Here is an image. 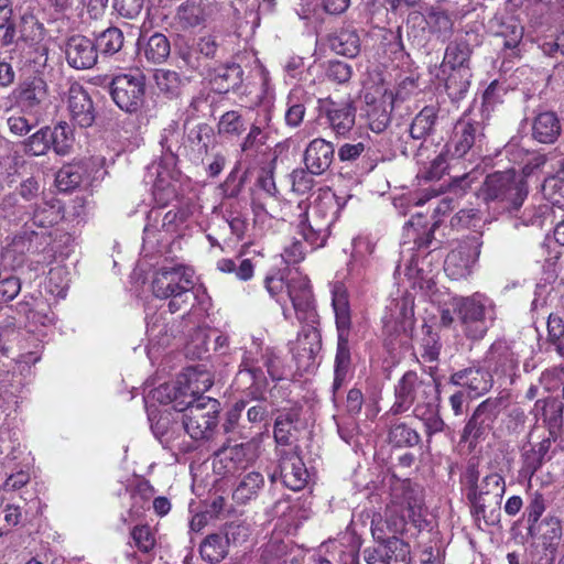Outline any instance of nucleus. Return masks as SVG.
Returning a JSON list of instances; mask_svg holds the SVG:
<instances>
[{"label": "nucleus", "mask_w": 564, "mask_h": 564, "mask_svg": "<svg viewBox=\"0 0 564 564\" xmlns=\"http://www.w3.org/2000/svg\"><path fill=\"white\" fill-rule=\"evenodd\" d=\"M424 337L421 341V357L426 362H433L438 359L441 352V343L438 335L432 332L431 326H423Z\"/></svg>", "instance_id": "nucleus-54"}, {"label": "nucleus", "mask_w": 564, "mask_h": 564, "mask_svg": "<svg viewBox=\"0 0 564 564\" xmlns=\"http://www.w3.org/2000/svg\"><path fill=\"white\" fill-rule=\"evenodd\" d=\"M176 399L177 402L189 399L208 398L204 393L213 386L210 372L202 369L200 366L189 367L177 379Z\"/></svg>", "instance_id": "nucleus-19"}, {"label": "nucleus", "mask_w": 564, "mask_h": 564, "mask_svg": "<svg viewBox=\"0 0 564 564\" xmlns=\"http://www.w3.org/2000/svg\"><path fill=\"white\" fill-rule=\"evenodd\" d=\"M453 306L464 334L475 340L484 338L494 319L490 300L480 293H475L471 296L455 297Z\"/></svg>", "instance_id": "nucleus-8"}, {"label": "nucleus", "mask_w": 564, "mask_h": 564, "mask_svg": "<svg viewBox=\"0 0 564 564\" xmlns=\"http://www.w3.org/2000/svg\"><path fill=\"white\" fill-rule=\"evenodd\" d=\"M426 23L433 33L443 39H447L452 34L453 21L445 12L434 11L429 13Z\"/></svg>", "instance_id": "nucleus-58"}, {"label": "nucleus", "mask_w": 564, "mask_h": 564, "mask_svg": "<svg viewBox=\"0 0 564 564\" xmlns=\"http://www.w3.org/2000/svg\"><path fill=\"white\" fill-rule=\"evenodd\" d=\"M145 77L142 73H124L110 83V95L115 104L126 112L138 111L144 99Z\"/></svg>", "instance_id": "nucleus-14"}, {"label": "nucleus", "mask_w": 564, "mask_h": 564, "mask_svg": "<svg viewBox=\"0 0 564 564\" xmlns=\"http://www.w3.org/2000/svg\"><path fill=\"white\" fill-rule=\"evenodd\" d=\"M318 104L322 115L326 117L327 123L337 135H346L352 129L356 119V108L350 102L319 99Z\"/></svg>", "instance_id": "nucleus-20"}, {"label": "nucleus", "mask_w": 564, "mask_h": 564, "mask_svg": "<svg viewBox=\"0 0 564 564\" xmlns=\"http://www.w3.org/2000/svg\"><path fill=\"white\" fill-rule=\"evenodd\" d=\"M482 120L463 116L454 126L452 137L446 144V153L454 159L474 155L485 137Z\"/></svg>", "instance_id": "nucleus-12"}, {"label": "nucleus", "mask_w": 564, "mask_h": 564, "mask_svg": "<svg viewBox=\"0 0 564 564\" xmlns=\"http://www.w3.org/2000/svg\"><path fill=\"white\" fill-rule=\"evenodd\" d=\"M561 132V120L553 111H542L532 121V137L540 143H554Z\"/></svg>", "instance_id": "nucleus-29"}, {"label": "nucleus", "mask_w": 564, "mask_h": 564, "mask_svg": "<svg viewBox=\"0 0 564 564\" xmlns=\"http://www.w3.org/2000/svg\"><path fill=\"white\" fill-rule=\"evenodd\" d=\"M506 491L505 478L491 473L477 485L474 473L469 476L467 498L471 503V512L477 522L484 521L486 525H496L500 522V508Z\"/></svg>", "instance_id": "nucleus-6"}, {"label": "nucleus", "mask_w": 564, "mask_h": 564, "mask_svg": "<svg viewBox=\"0 0 564 564\" xmlns=\"http://www.w3.org/2000/svg\"><path fill=\"white\" fill-rule=\"evenodd\" d=\"M498 36L502 40V47L516 54L514 51L523 37V26L518 21L510 19L501 24Z\"/></svg>", "instance_id": "nucleus-50"}, {"label": "nucleus", "mask_w": 564, "mask_h": 564, "mask_svg": "<svg viewBox=\"0 0 564 564\" xmlns=\"http://www.w3.org/2000/svg\"><path fill=\"white\" fill-rule=\"evenodd\" d=\"M438 119V109L435 106H425L412 120L409 127L413 140H425L431 135Z\"/></svg>", "instance_id": "nucleus-36"}, {"label": "nucleus", "mask_w": 564, "mask_h": 564, "mask_svg": "<svg viewBox=\"0 0 564 564\" xmlns=\"http://www.w3.org/2000/svg\"><path fill=\"white\" fill-rule=\"evenodd\" d=\"M25 154L40 156L46 154L50 149V128L43 127L22 143Z\"/></svg>", "instance_id": "nucleus-51"}, {"label": "nucleus", "mask_w": 564, "mask_h": 564, "mask_svg": "<svg viewBox=\"0 0 564 564\" xmlns=\"http://www.w3.org/2000/svg\"><path fill=\"white\" fill-rule=\"evenodd\" d=\"M214 6L205 0H187L176 11L177 23L185 30L205 24L212 15Z\"/></svg>", "instance_id": "nucleus-25"}, {"label": "nucleus", "mask_w": 564, "mask_h": 564, "mask_svg": "<svg viewBox=\"0 0 564 564\" xmlns=\"http://www.w3.org/2000/svg\"><path fill=\"white\" fill-rule=\"evenodd\" d=\"M259 456V443L254 440L231 445L225 443L215 454L214 470L218 475H235L247 469Z\"/></svg>", "instance_id": "nucleus-11"}, {"label": "nucleus", "mask_w": 564, "mask_h": 564, "mask_svg": "<svg viewBox=\"0 0 564 564\" xmlns=\"http://www.w3.org/2000/svg\"><path fill=\"white\" fill-rule=\"evenodd\" d=\"M169 326L163 321L162 315H153L148 318L147 333L150 340H156L158 344L164 345L169 338Z\"/></svg>", "instance_id": "nucleus-62"}, {"label": "nucleus", "mask_w": 564, "mask_h": 564, "mask_svg": "<svg viewBox=\"0 0 564 564\" xmlns=\"http://www.w3.org/2000/svg\"><path fill=\"white\" fill-rule=\"evenodd\" d=\"M329 45L336 54L354 57L360 50L359 35L354 30H340L329 39Z\"/></svg>", "instance_id": "nucleus-42"}, {"label": "nucleus", "mask_w": 564, "mask_h": 564, "mask_svg": "<svg viewBox=\"0 0 564 564\" xmlns=\"http://www.w3.org/2000/svg\"><path fill=\"white\" fill-rule=\"evenodd\" d=\"M436 386L432 380H424L414 371H406L394 387V403L387 414L398 415L412 405L433 399Z\"/></svg>", "instance_id": "nucleus-10"}, {"label": "nucleus", "mask_w": 564, "mask_h": 564, "mask_svg": "<svg viewBox=\"0 0 564 564\" xmlns=\"http://www.w3.org/2000/svg\"><path fill=\"white\" fill-rule=\"evenodd\" d=\"M241 82L242 69L238 64L219 66L210 77V83L218 93H227L230 89H236Z\"/></svg>", "instance_id": "nucleus-37"}, {"label": "nucleus", "mask_w": 564, "mask_h": 564, "mask_svg": "<svg viewBox=\"0 0 564 564\" xmlns=\"http://www.w3.org/2000/svg\"><path fill=\"white\" fill-rule=\"evenodd\" d=\"M549 440L539 443L538 447L527 449L522 454V466L519 470L521 478L531 480L533 475L543 464L544 456L549 449Z\"/></svg>", "instance_id": "nucleus-43"}, {"label": "nucleus", "mask_w": 564, "mask_h": 564, "mask_svg": "<svg viewBox=\"0 0 564 564\" xmlns=\"http://www.w3.org/2000/svg\"><path fill=\"white\" fill-rule=\"evenodd\" d=\"M373 549L380 554L383 564H411V547L409 543L395 535Z\"/></svg>", "instance_id": "nucleus-33"}, {"label": "nucleus", "mask_w": 564, "mask_h": 564, "mask_svg": "<svg viewBox=\"0 0 564 564\" xmlns=\"http://www.w3.org/2000/svg\"><path fill=\"white\" fill-rule=\"evenodd\" d=\"M217 127L219 134L227 137H239L246 130L241 115L235 110L225 112Z\"/></svg>", "instance_id": "nucleus-53"}, {"label": "nucleus", "mask_w": 564, "mask_h": 564, "mask_svg": "<svg viewBox=\"0 0 564 564\" xmlns=\"http://www.w3.org/2000/svg\"><path fill=\"white\" fill-rule=\"evenodd\" d=\"M413 415L423 423L429 438L443 432L446 426L440 414L436 394L431 400L417 403L413 409Z\"/></svg>", "instance_id": "nucleus-31"}, {"label": "nucleus", "mask_w": 564, "mask_h": 564, "mask_svg": "<svg viewBox=\"0 0 564 564\" xmlns=\"http://www.w3.org/2000/svg\"><path fill=\"white\" fill-rule=\"evenodd\" d=\"M265 289L276 302L284 307V292L290 299L296 317L300 322L314 324L317 314L313 304V295L308 279L302 275L297 270L289 271L286 276L269 275L264 281ZM283 315L289 318L286 308H283Z\"/></svg>", "instance_id": "nucleus-3"}, {"label": "nucleus", "mask_w": 564, "mask_h": 564, "mask_svg": "<svg viewBox=\"0 0 564 564\" xmlns=\"http://www.w3.org/2000/svg\"><path fill=\"white\" fill-rule=\"evenodd\" d=\"M445 76V89L453 101L463 99L470 86L471 69L447 70Z\"/></svg>", "instance_id": "nucleus-40"}, {"label": "nucleus", "mask_w": 564, "mask_h": 564, "mask_svg": "<svg viewBox=\"0 0 564 564\" xmlns=\"http://www.w3.org/2000/svg\"><path fill=\"white\" fill-rule=\"evenodd\" d=\"M308 100L306 93L302 89H293L286 99V110L284 115L286 126L297 128L304 119Z\"/></svg>", "instance_id": "nucleus-41"}, {"label": "nucleus", "mask_w": 564, "mask_h": 564, "mask_svg": "<svg viewBox=\"0 0 564 564\" xmlns=\"http://www.w3.org/2000/svg\"><path fill=\"white\" fill-rule=\"evenodd\" d=\"M334 158L335 149L333 143L325 139L316 138L307 144L303 161L310 173L322 175L330 167Z\"/></svg>", "instance_id": "nucleus-23"}, {"label": "nucleus", "mask_w": 564, "mask_h": 564, "mask_svg": "<svg viewBox=\"0 0 564 564\" xmlns=\"http://www.w3.org/2000/svg\"><path fill=\"white\" fill-rule=\"evenodd\" d=\"M492 381L494 378L488 369L484 370L479 367L466 368L451 376L453 384L466 388L475 395H481L489 391Z\"/></svg>", "instance_id": "nucleus-26"}, {"label": "nucleus", "mask_w": 564, "mask_h": 564, "mask_svg": "<svg viewBox=\"0 0 564 564\" xmlns=\"http://www.w3.org/2000/svg\"><path fill=\"white\" fill-rule=\"evenodd\" d=\"M366 100H368V95H366ZM367 105L366 115L369 128L377 133L384 131L391 121L393 94L386 90L378 100L367 101Z\"/></svg>", "instance_id": "nucleus-28"}, {"label": "nucleus", "mask_w": 564, "mask_h": 564, "mask_svg": "<svg viewBox=\"0 0 564 564\" xmlns=\"http://www.w3.org/2000/svg\"><path fill=\"white\" fill-rule=\"evenodd\" d=\"M0 30H4L1 37L3 45L13 43L15 37V28L12 21V8L10 0H0Z\"/></svg>", "instance_id": "nucleus-57"}, {"label": "nucleus", "mask_w": 564, "mask_h": 564, "mask_svg": "<svg viewBox=\"0 0 564 564\" xmlns=\"http://www.w3.org/2000/svg\"><path fill=\"white\" fill-rule=\"evenodd\" d=\"M67 105L72 119L82 128L91 127L96 111L89 94L77 83L70 85L67 94Z\"/></svg>", "instance_id": "nucleus-21"}, {"label": "nucleus", "mask_w": 564, "mask_h": 564, "mask_svg": "<svg viewBox=\"0 0 564 564\" xmlns=\"http://www.w3.org/2000/svg\"><path fill=\"white\" fill-rule=\"evenodd\" d=\"M177 411L183 412V426L193 440H205L212 436L217 424L219 402L214 398L181 400Z\"/></svg>", "instance_id": "nucleus-7"}, {"label": "nucleus", "mask_w": 564, "mask_h": 564, "mask_svg": "<svg viewBox=\"0 0 564 564\" xmlns=\"http://www.w3.org/2000/svg\"><path fill=\"white\" fill-rule=\"evenodd\" d=\"M229 539L221 533L207 535L199 545L203 560L209 563H219L228 554Z\"/></svg>", "instance_id": "nucleus-39"}, {"label": "nucleus", "mask_w": 564, "mask_h": 564, "mask_svg": "<svg viewBox=\"0 0 564 564\" xmlns=\"http://www.w3.org/2000/svg\"><path fill=\"white\" fill-rule=\"evenodd\" d=\"M280 469L284 485L294 490L303 489L308 480V471L299 454V446L278 448Z\"/></svg>", "instance_id": "nucleus-16"}, {"label": "nucleus", "mask_w": 564, "mask_h": 564, "mask_svg": "<svg viewBox=\"0 0 564 564\" xmlns=\"http://www.w3.org/2000/svg\"><path fill=\"white\" fill-rule=\"evenodd\" d=\"M332 305L337 329V350L334 365V393L347 381L351 365L349 337L351 327L350 306L346 288L336 282L332 288Z\"/></svg>", "instance_id": "nucleus-5"}, {"label": "nucleus", "mask_w": 564, "mask_h": 564, "mask_svg": "<svg viewBox=\"0 0 564 564\" xmlns=\"http://www.w3.org/2000/svg\"><path fill=\"white\" fill-rule=\"evenodd\" d=\"M39 122L37 117H30L24 113H14L8 117L7 126L9 131L17 137L26 135Z\"/></svg>", "instance_id": "nucleus-56"}, {"label": "nucleus", "mask_w": 564, "mask_h": 564, "mask_svg": "<svg viewBox=\"0 0 564 564\" xmlns=\"http://www.w3.org/2000/svg\"><path fill=\"white\" fill-rule=\"evenodd\" d=\"M542 193L553 206L564 208V176L553 175L545 178Z\"/></svg>", "instance_id": "nucleus-52"}, {"label": "nucleus", "mask_w": 564, "mask_h": 564, "mask_svg": "<svg viewBox=\"0 0 564 564\" xmlns=\"http://www.w3.org/2000/svg\"><path fill=\"white\" fill-rule=\"evenodd\" d=\"M478 256L479 249L476 240H464L447 254L444 271L452 280L465 279L470 274Z\"/></svg>", "instance_id": "nucleus-15"}, {"label": "nucleus", "mask_w": 564, "mask_h": 564, "mask_svg": "<svg viewBox=\"0 0 564 564\" xmlns=\"http://www.w3.org/2000/svg\"><path fill=\"white\" fill-rule=\"evenodd\" d=\"M313 175L306 167L294 170L290 175L292 191L301 195L307 194L314 186Z\"/></svg>", "instance_id": "nucleus-64"}, {"label": "nucleus", "mask_w": 564, "mask_h": 564, "mask_svg": "<svg viewBox=\"0 0 564 564\" xmlns=\"http://www.w3.org/2000/svg\"><path fill=\"white\" fill-rule=\"evenodd\" d=\"M272 115L270 109L264 108L261 109L253 123L250 127V130L243 141L241 142V151L247 152L250 150H256L259 147L263 145L267 140L265 129L269 127Z\"/></svg>", "instance_id": "nucleus-35"}, {"label": "nucleus", "mask_w": 564, "mask_h": 564, "mask_svg": "<svg viewBox=\"0 0 564 564\" xmlns=\"http://www.w3.org/2000/svg\"><path fill=\"white\" fill-rule=\"evenodd\" d=\"M528 196L527 184L512 170L488 175L480 189V197L494 214L516 216Z\"/></svg>", "instance_id": "nucleus-2"}, {"label": "nucleus", "mask_w": 564, "mask_h": 564, "mask_svg": "<svg viewBox=\"0 0 564 564\" xmlns=\"http://www.w3.org/2000/svg\"><path fill=\"white\" fill-rule=\"evenodd\" d=\"M153 77L156 89L161 95L169 99L180 97L183 87V80L178 73L161 68L155 70Z\"/></svg>", "instance_id": "nucleus-44"}, {"label": "nucleus", "mask_w": 564, "mask_h": 564, "mask_svg": "<svg viewBox=\"0 0 564 564\" xmlns=\"http://www.w3.org/2000/svg\"><path fill=\"white\" fill-rule=\"evenodd\" d=\"M391 501L386 511V524L392 534L401 533L411 521L420 527L424 518L423 489L410 479L395 478L391 482Z\"/></svg>", "instance_id": "nucleus-1"}, {"label": "nucleus", "mask_w": 564, "mask_h": 564, "mask_svg": "<svg viewBox=\"0 0 564 564\" xmlns=\"http://www.w3.org/2000/svg\"><path fill=\"white\" fill-rule=\"evenodd\" d=\"M13 94L15 104L22 113L37 117L47 97V87L41 78H33L21 84Z\"/></svg>", "instance_id": "nucleus-17"}, {"label": "nucleus", "mask_w": 564, "mask_h": 564, "mask_svg": "<svg viewBox=\"0 0 564 564\" xmlns=\"http://www.w3.org/2000/svg\"><path fill=\"white\" fill-rule=\"evenodd\" d=\"M299 232L313 249L323 247L327 237V227L313 226L307 220L299 225Z\"/></svg>", "instance_id": "nucleus-55"}, {"label": "nucleus", "mask_w": 564, "mask_h": 564, "mask_svg": "<svg viewBox=\"0 0 564 564\" xmlns=\"http://www.w3.org/2000/svg\"><path fill=\"white\" fill-rule=\"evenodd\" d=\"M471 54L473 48L468 40L466 37H456L445 48L441 65L442 74H446L447 70L471 69Z\"/></svg>", "instance_id": "nucleus-27"}, {"label": "nucleus", "mask_w": 564, "mask_h": 564, "mask_svg": "<svg viewBox=\"0 0 564 564\" xmlns=\"http://www.w3.org/2000/svg\"><path fill=\"white\" fill-rule=\"evenodd\" d=\"M241 369L238 372V377L242 379L248 377L252 383L247 389V395L254 401L264 400L265 379L260 367L256 366L253 360L245 358L241 364Z\"/></svg>", "instance_id": "nucleus-38"}, {"label": "nucleus", "mask_w": 564, "mask_h": 564, "mask_svg": "<svg viewBox=\"0 0 564 564\" xmlns=\"http://www.w3.org/2000/svg\"><path fill=\"white\" fill-rule=\"evenodd\" d=\"M520 356L516 346L505 340H496L488 348L484 364L492 378L501 384H512L518 373Z\"/></svg>", "instance_id": "nucleus-13"}, {"label": "nucleus", "mask_w": 564, "mask_h": 564, "mask_svg": "<svg viewBox=\"0 0 564 564\" xmlns=\"http://www.w3.org/2000/svg\"><path fill=\"white\" fill-rule=\"evenodd\" d=\"M21 290L20 279L8 271L0 270V303L12 301Z\"/></svg>", "instance_id": "nucleus-59"}, {"label": "nucleus", "mask_w": 564, "mask_h": 564, "mask_svg": "<svg viewBox=\"0 0 564 564\" xmlns=\"http://www.w3.org/2000/svg\"><path fill=\"white\" fill-rule=\"evenodd\" d=\"M535 530L540 532L544 547L550 550L551 553H554L562 538V525L560 519L553 516H547L541 521V523L535 525Z\"/></svg>", "instance_id": "nucleus-48"}, {"label": "nucleus", "mask_w": 564, "mask_h": 564, "mask_svg": "<svg viewBox=\"0 0 564 564\" xmlns=\"http://www.w3.org/2000/svg\"><path fill=\"white\" fill-rule=\"evenodd\" d=\"M388 440L397 447H413L421 442V436L406 423L394 422L390 425Z\"/></svg>", "instance_id": "nucleus-46"}, {"label": "nucleus", "mask_w": 564, "mask_h": 564, "mask_svg": "<svg viewBox=\"0 0 564 564\" xmlns=\"http://www.w3.org/2000/svg\"><path fill=\"white\" fill-rule=\"evenodd\" d=\"M321 348L319 334L315 329H304L299 334L296 343L291 348L294 357L307 360L314 359Z\"/></svg>", "instance_id": "nucleus-45"}, {"label": "nucleus", "mask_w": 564, "mask_h": 564, "mask_svg": "<svg viewBox=\"0 0 564 564\" xmlns=\"http://www.w3.org/2000/svg\"><path fill=\"white\" fill-rule=\"evenodd\" d=\"M302 406L294 404L290 408H283L279 411L274 422V440L278 446L290 448L297 446L293 444V432L296 431V424L300 421Z\"/></svg>", "instance_id": "nucleus-24"}, {"label": "nucleus", "mask_w": 564, "mask_h": 564, "mask_svg": "<svg viewBox=\"0 0 564 564\" xmlns=\"http://www.w3.org/2000/svg\"><path fill=\"white\" fill-rule=\"evenodd\" d=\"M545 511V501L541 494L534 492L527 509V522L529 524L528 530L531 535H533L535 531V525L539 524V519Z\"/></svg>", "instance_id": "nucleus-60"}, {"label": "nucleus", "mask_w": 564, "mask_h": 564, "mask_svg": "<svg viewBox=\"0 0 564 564\" xmlns=\"http://www.w3.org/2000/svg\"><path fill=\"white\" fill-rule=\"evenodd\" d=\"M62 218L61 207L54 203H42L37 205L31 217L24 221L22 231L13 239V246L17 250L23 252L39 251V241L47 242L45 234L36 232L34 228L47 229ZM42 245V242H40Z\"/></svg>", "instance_id": "nucleus-9"}, {"label": "nucleus", "mask_w": 564, "mask_h": 564, "mask_svg": "<svg viewBox=\"0 0 564 564\" xmlns=\"http://www.w3.org/2000/svg\"><path fill=\"white\" fill-rule=\"evenodd\" d=\"M134 545L143 553L150 552L155 545V538L149 525H137L131 532Z\"/></svg>", "instance_id": "nucleus-63"}, {"label": "nucleus", "mask_w": 564, "mask_h": 564, "mask_svg": "<svg viewBox=\"0 0 564 564\" xmlns=\"http://www.w3.org/2000/svg\"><path fill=\"white\" fill-rule=\"evenodd\" d=\"M496 404L489 400L481 402L464 427L462 440L474 442L486 437L496 420Z\"/></svg>", "instance_id": "nucleus-22"}, {"label": "nucleus", "mask_w": 564, "mask_h": 564, "mask_svg": "<svg viewBox=\"0 0 564 564\" xmlns=\"http://www.w3.org/2000/svg\"><path fill=\"white\" fill-rule=\"evenodd\" d=\"M542 410L543 422L549 430V441H555L561 432L563 424L564 403L556 399L538 401L535 409Z\"/></svg>", "instance_id": "nucleus-34"}, {"label": "nucleus", "mask_w": 564, "mask_h": 564, "mask_svg": "<svg viewBox=\"0 0 564 564\" xmlns=\"http://www.w3.org/2000/svg\"><path fill=\"white\" fill-rule=\"evenodd\" d=\"M264 485V476L260 471L251 470L237 481L232 491V499L238 505H247L258 498Z\"/></svg>", "instance_id": "nucleus-32"}, {"label": "nucleus", "mask_w": 564, "mask_h": 564, "mask_svg": "<svg viewBox=\"0 0 564 564\" xmlns=\"http://www.w3.org/2000/svg\"><path fill=\"white\" fill-rule=\"evenodd\" d=\"M64 268L56 267L50 270L47 276V289L50 293L57 297H65L68 289V280L65 279Z\"/></svg>", "instance_id": "nucleus-61"}, {"label": "nucleus", "mask_w": 564, "mask_h": 564, "mask_svg": "<svg viewBox=\"0 0 564 564\" xmlns=\"http://www.w3.org/2000/svg\"><path fill=\"white\" fill-rule=\"evenodd\" d=\"M169 39L162 33H154L150 37L138 40V54L151 64L163 63L170 55Z\"/></svg>", "instance_id": "nucleus-30"}, {"label": "nucleus", "mask_w": 564, "mask_h": 564, "mask_svg": "<svg viewBox=\"0 0 564 564\" xmlns=\"http://www.w3.org/2000/svg\"><path fill=\"white\" fill-rule=\"evenodd\" d=\"M94 42L97 52L99 51L104 55H113L122 48L124 36L120 29L111 26L99 33Z\"/></svg>", "instance_id": "nucleus-49"}, {"label": "nucleus", "mask_w": 564, "mask_h": 564, "mask_svg": "<svg viewBox=\"0 0 564 564\" xmlns=\"http://www.w3.org/2000/svg\"><path fill=\"white\" fill-rule=\"evenodd\" d=\"M67 64L75 69H90L98 61L97 47L94 40L84 35H72L65 43Z\"/></svg>", "instance_id": "nucleus-18"}, {"label": "nucleus", "mask_w": 564, "mask_h": 564, "mask_svg": "<svg viewBox=\"0 0 564 564\" xmlns=\"http://www.w3.org/2000/svg\"><path fill=\"white\" fill-rule=\"evenodd\" d=\"M194 272L182 265H164L158 269L152 279V292L158 299H169V312L185 311L196 297Z\"/></svg>", "instance_id": "nucleus-4"}, {"label": "nucleus", "mask_w": 564, "mask_h": 564, "mask_svg": "<svg viewBox=\"0 0 564 564\" xmlns=\"http://www.w3.org/2000/svg\"><path fill=\"white\" fill-rule=\"evenodd\" d=\"M74 143L73 130L67 122H58L50 129V148L58 155H66L70 152Z\"/></svg>", "instance_id": "nucleus-47"}]
</instances>
